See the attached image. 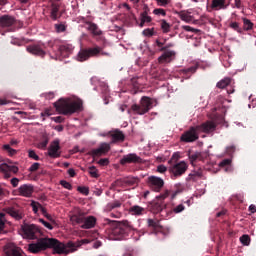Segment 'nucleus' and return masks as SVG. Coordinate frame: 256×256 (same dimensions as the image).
Returning a JSON list of instances; mask_svg holds the SVG:
<instances>
[{"label": "nucleus", "mask_w": 256, "mask_h": 256, "mask_svg": "<svg viewBox=\"0 0 256 256\" xmlns=\"http://www.w3.org/2000/svg\"><path fill=\"white\" fill-rule=\"evenodd\" d=\"M55 29L57 33H64V31H66L67 28L63 24H55Z\"/></svg>", "instance_id": "56"}, {"label": "nucleus", "mask_w": 256, "mask_h": 256, "mask_svg": "<svg viewBox=\"0 0 256 256\" xmlns=\"http://www.w3.org/2000/svg\"><path fill=\"white\" fill-rule=\"evenodd\" d=\"M60 184L64 189L72 190V185L65 180H62Z\"/></svg>", "instance_id": "60"}, {"label": "nucleus", "mask_w": 256, "mask_h": 256, "mask_svg": "<svg viewBox=\"0 0 256 256\" xmlns=\"http://www.w3.org/2000/svg\"><path fill=\"white\" fill-rule=\"evenodd\" d=\"M244 31H251L254 27L253 22L247 18H242Z\"/></svg>", "instance_id": "35"}, {"label": "nucleus", "mask_w": 256, "mask_h": 256, "mask_svg": "<svg viewBox=\"0 0 256 256\" xmlns=\"http://www.w3.org/2000/svg\"><path fill=\"white\" fill-rule=\"evenodd\" d=\"M160 27L163 33H169V31H171V24H169L168 21L165 19L160 21Z\"/></svg>", "instance_id": "38"}, {"label": "nucleus", "mask_w": 256, "mask_h": 256, "mask_svg": "<svg viewBox=\"0 0 256 256\" xmlns=\"http://www.w3.org/2000/svg\"><path fill=\"white\" fill-rule=\"evenodd\" d=\"M20 197H32L34 193V186L32 184H22L17 190Z\"/></svg>", "instance_id": "19"}, {"label": "nucleus", "mask_w": 256, "mask_h": 256, "mask_svg": "<svg viewBox=\"0 0 256 256\" xmlns=\"http://www.w3.org/2000/svg\"><path fill=\"white\" fill-rule=\"evenodd\" d=\"M111 57V53L105 52L103 47L95 45L94 47L82 48L77 54V61L83 63L85 61H89L91 57Z\"/></svg>", "instance_id": "5"}, {"label": "nucleus", "mask_w": 256, "mask_h": 256, "mask_svg": "<svg viewBox=\"0 0 256 256\" xmlns=\"http://www.w3.org/2000/svg\"><path fill=\"white\" fill-rule=\"evenodd\" d=\"M109 159L107 158H103V159H100L98 161V164L101 166V167H106L107 165H109Z\"/></svg>", "instance_id": "61"}, {"label": "nucleus", "mask_w": 256, "mask_h": 256, "mask_svg": "<svg viewBox=\"0 0 256 256\" xmlns=\"http://www.w3.org/2000/svg\"><path fill=\"white\" fill-rule=\"evenodd\" d=\"M162 53L161 56L158 57V63H171L174 61L175 57H177V52L175 50H163L160 51Z\"/></svg>", "instance_id": "15"}, {"label": "nucleus", "mask_w": 256, "mask_h": 256, "mask_svg": "<svg viewBox=\"0 0 256 256\" xmlns=\"http://www.w3.org/2000/svg\"><path fill=\"white\" fill-rule=\"evenodd\" d=\"M61 146H60V140L56 139L54 140L49 148H48V156L52 159H58L61 156L60 152Z\"/></svg>", "instance_id": "13"}, {"label": "nucleus", "mask_w": 256, "mask_h": 256, "mask_svg": "<svg viewBox=\"0 0 256 256\" xmlns=\"http://www.w3.org/2000/svg\"><path fill=\"white\" fill-rule=\"evenodd\" d=\"M147 223L148 227L154 229L155 231H159L161 229L160 221L157 219H148Z\"/></svg>", "instance_id": "32"}, {"label": "nucleus", "mask_w": 256, "mask_h": 256, "mask_svg": "<svg viewBox=\"0 0 256 256\" xmlns=\"http://www.w3.org/2000/svg\"><path fill=\"white\" fill-rule=\"evenodd\" d=\"M58 14H59V5L52 4L51 19H53V21H57V19H59Z\"/></svg>", "instance_id": "34"}, {"label": "nucleus", "mask_w": 256, "mask_h": 256, "mask_svg": "<svg viewBox=\"0 0 256 256\" xmlns=\"http://www.w3.org/2000/svg\"><path fill=\"white\" fill-rule=\"evenodd\" d=\"M48 143H49V140L47 138H45L44 140L39 142L38 148L41 150H44L47 147Z\"/></svg>", "instance_id": "55"}, {"label": "nucleus", "mask_w": 256, "mask_h": 256, "mask_svg": "<svg viewBox=\"0 0 256 256\" xmlns=\"http://www.w3.org/2000/svg\"><path fill=\"white\" fill-rule=\"evenodd\" d=\"M178 15L182 21H185V23H191V21H193V16L184 11L179 12Z\"/></svg>", "instance_id": "37"}, {"label": "nucleus", "mask_w": 256, "mask_h": 256, "mask_svg": "<svg viewBox=\"0 0 256 256\" xmlns=\"http://www.w3.org/2000/svg\"><path fill=\"white\" fill-rule=\"evenodd\" d=\"M73 52V45L71 44H63L58 47V54H56V57L54 59H60V57L65 58L69 57L71 53Z\"/></svg>", "instance_id": "16"}, {"label": "nucleus", "mask_w": 256, "mask_h": 256, "mask_svg": "<svg viewBox=\"0 0 256 256\" xmlns=\"http://www.w3.org/2000/svg\"><path fill=\"white\" fill-rule=\"evenodd\" d=\"M0 171L4 173L6 179L11 177V173L17 174L19 172V168L15 165H9L7 163H2L0 165Z\"/></svg>", "instance_id": "18"}, {"label": "nucleus", "mask_w": 256, "mask_h": 256, "mask_svg": "<svg viewBox=\"0 0 256 256\" xmlns=\"http://www.w3.org/2000/svg\"><path fill=\"white\" fill-rule=\"evenodd\" d=\"M189 159L192 165H195V162L203 160V156L199 152L189 154Z\"/></svg>", "instance_id": "33"}, {"label": "nucleus", "mask_w": 256, "mask_h": 256, "mask_svg": "<svg viewBox=\"0 0 256 256\" xmlns=\"http://www.w3.org/2000/svg\"><path fill=\"white\" fill-rule=\"evenodd\" d=\"M153 18L149 16V7L145 6L144 11L140 14V24L139 27H145V23H151Z\"/></svg>", "instance_id": "23"}, {"label": "nucleus", "mask_w": 256, "mask_h": 256, "mask_svg": "<svg viewBox=\"0 0 256 256\" xmlns=\"http://www.w3.org/2000/svg\"><path fill=\"white\" fill-rule=\"evenodd\" d=\"M122 206V203L120 200H114L112 202H109L107 205H106V211H112L114 209H118Z\"/></svg>", "instance_id": "31"}, {"label": "nucleus", "mask_w": 256, "mask_h": 256, "mask_svg": "<svg viewBox=\"0 0 256 256\" xmlns=\"http://www.w3.org/2000/svg\"><path fill=\"white\" fill-rule=\"evenodd\" d=\"M166 171H167V168L163 164L157 166V173L163 174Z\"/></svg>", "instance_id": "64"}, {"label": "nucleus", "mask_w": 256, "mask_h": 256, "mask_svg": "<svg viewBox=\"0 0 256 256\" xmlns=\"http://www.w3.org/2000/svg\"><path fill=\"white\" fill-rule=\"evenodd\" d=\"M132 83L134 85V89H136L135 92L139 91V85H141V82H139V78H133Z\"/></svg>", "instance_id": "62"}, {"label": "nucleus", "mask_w": 256, "mask_h": 256, "mask_svg": "<svg viewBox=\"0 0 256 256\" xmlns=\"http://www.w3.org/2000/svg\"><path fill=\"white\" fill-rule=\"evenodd\" d=\"M48 241H50V244L48 243V249H53L54 252L58 255H68L70 252L76 251L83 244L88 243L87 239H82L81 241H78L76 243L70 241L66 244H62L56 238H48Z\"/></svg>", "instance_id": "4"}, {"label": "nucleus", "mask_w": 256, "mask_h": 256, "mask_svg": "<svg viewBox=\"0 0 256 256\" xmlns=\"http://www.w3.org/2000/svg\"><path fill=\"white\" fill-rule=\"evenodd\" d=\"M4 151L8 152L11 157L16 155L17 151L14 148H11L10 145L3 146Z\"/></svg>", "instance_id": "46"}, {"label": "nucleus", "mask_w": 256, "mask_h": 256, "mask_svg": "<svg viewBox=\"0 0 256 256\" xmlns=\"http://www.w3.org/2000/svg\"><path fill=\"white\" fill-rule=\"evenodd\" d=\"M54 107L57 113L64 116H71L74 113H81L84 111V101L80 98L72 100L71 98H60L54 102Z\"/></svg>", "instance_id": "1"}, {"label": "nucleus", "mask_w": 256, "mask_h": 256, "mask_svg": "<svg viewBox=\"0 0 256 256\" xmlns=\"http://www.w3.org/2000/svg\"><path fill=\"white\" fill-rule=\"evenodd\" d=\"M233 84V78L231 77H225L219 82H217L216 87L217 89H226V87H229V85Z\"/></svg>", "instance_id": "28"}, {"label": "nucleus", "mask_w": 256, "mask_h": 256, "mask_svg": "<svg viewBox=\"0 0 256 256\" xmlns=\"http://www.w3.org/2000/svg\"><path fill=\"white\" fill-rule=\"evenodd\" d=\"M4 218L5 214H0V234L5 229L6 222Z\"/></svg>", "instance_id": "53"}, {"label": "nucleus", "mask_w": 256, "mask_h": 256, "mask_svg": "<svg viewBox=\"0 0 256 256\" xmlns=\"http://www.w3.org/2000/svg\"><path fill=\"white\" fill-rule=\"evenodd\" d=\"M96 222H97L96 217L90 215V216L84 217L83 223L80 227L84 230H89L95 227Z\"/></svg>", "instance_id": "21"}, {"label": "nucleus", "mask_w": 256, "mask_h": 256, "mask_svg": "<svg viewBox=\"0 0 256 256\" xmlns=\"http://www.w3.org/2000/svg\"><path fill=\"white\" fill-rule=\"evenodd\" d=\"M109 224H112V230L110 231V237L115 241L127 240L130 233L134 231V227L129 221L117 222L106 220Z\"/></svg>", "instance_id": "3"}, {"label": "nucleus", "mask_w": 256, "mask_h": 256, "mask_svg": "<svg viewBox=\"0 0 256 256\" xmlns=\"http://www.w3.org/2000/svg\"><path fill=\"white\" fill-rule=\"evenodd\" d=\"M110 136H112V142L113 143L124 142L125 139H126L125 134L122 131H120V130L112 131Z\"/></svg>", "instance_id": "25"}, {"label": "nucleus", "mask_w": 256, "mask_h": 256, "mask_svg": "<svg viewBox=\"0 0 256 256\" xmlns=\"http://www.w3.org/2000/svg\"><path fill=\"white\" fill-rule=\"evenodd\" d=\"M109 151H110V145L107 144V143H103L97 149H92L90 151V155L93 158H96V157L102 156L103 154H105V153H107Z\"/></svg>", "instance_id": "20"}, {"label": "nucleus", "mask_w": 256, "mask_h": 256, "mask_svg": "<svg viewBox=\"0 0 256 256\" xmlns=\"http://www.w3.org/2000/svg\"><path fill=\"white\" fill-rule=\"evenodd\" d=\"M50 243L51 241H49L47 237L39 238L36 243L28 245V251L32 254H39L41 251L49 249V245H51Z\"/></svg>", "instance_id": "8"}, {"label": "nucleus", "mask_w": 256, "mask_h": 256, "mask_svg": "<svg viewBox=\"0 0 256 256\" xmlns=\"http://www.w3.org/2000/svg\"><path fill=\"white\" fill-rule=\"evenodd\" d=\"M227 0H212L211 9L214 11H221V9H227L228 4H225Z\"/></svg>", "instance_id": "26"}, {"label": "nucleus", "mask_w": 256, "mask_h": 256, "mask_svg": "<svg viewBox=\"0 0 256 256\" xmlns=\"http://www.w3.org/2000/svg\"><path fill=\"white\" fill-rule=\"evenodd\" d=\"M5 256H24V251L15 244L9 243L4 246Z\"/></svg>", "instance_id": "14"}, {"label": "nucleus", "mask_w": 256, "mask_h": 256, "mask_svg": "<svg viewBox=\"0 0 256 256\" xmlns=\"http://www.w3.org/2000/svg\"><path fill=\"white\" fill-rule=\"evenodd\" d=\"M221 109H223V98H218L216 100V104L213 110L216 112V111H220Z\"/></svg>", "instance_id": "45"}, {"label": "nucleus", "mask_w": 256, "mask_h": 256, "mask_svg": "<svg viewBox=\"0 0 256 256\" xmlns=\"http://www.w3.org/2000/svg\"><path fill=\"white\" fill-rule=\"evenodd\" d=\"M185 209H186V206L183 205V204H180V205L175 206V207L173 208V212H174L175 214H179V213H181L182 211H185Z\"/></svg>", "instance_id": "50"}, {"label": "nucleus", "mask_w": 256, "mask_h": 256, "mask_svg": "<svg viewBox=\"0 0 256 256\" xmlns=\"http://www.w3.org/2000/svg\"><path fill=\"white\" fill-rule=\"evenodd\" d=\"M99 89H100L102 95H104V97H108V95H109V86L105 82L100 83Z\"/></svg>", "instance_id": "39"}, {"label": "nucleus", "mask_w": 256, "mask_h": 256, "mask_svg": "<svg viewBox=\"0 0 256 256\" xmlns=\"http://www.w3.org/2000/svg\"><path fill=\"white\" fill-rule=\"evenodd\" d=\"M10 182L13 188H17L20 180L17 177H13Z\"/></svg>", "instance_id": "63"}, {"label": "nucleus", "mask_w": 256, "mask_h": 256, "mask_svg": "<svg viewBox=\"0 0 256 256\" xmlns=\"http://www.w3.org/2000/svg\"><path fill=\"white\" fill-rule=\"evenodd\" d=\"M124 183L129 186H135L138 183V179L134 177H129L124 180Z\"/></svg>", "instance_id": "43"}, {"label": "nucleus", "mask_w": 256, "mask_h": 256, "mask_svg": "<svg viewBox=\"0 0 256 256\" xmlns=\"http://www.w3.org/2000/svg\"><path fill=\"white\" fill-rule=\"evenodd\" d=\"M216 129V124L212 121H207L203 124L190 127L188 131H184L181 135L182 143H194L199 139V133H212Z\"/></svg>", "instance_id": "2"}, {"label": "nucleus", "mask_w": 256, "mask_h": 256, "mask_svg": "<svg viewBox=\"0 0 256 256\" xmlns=\"http://www.w3.org/2000/svg\"><path fill=\"white\" fill-rule=\"evenodd\" d=\"M15 23H17V20L13 16L4 15L0 17V27H11Z\"/></svg>", "instance_id": "24"}, {"label": "nucleus", "mask_w": 256, "mask_h": 256, "mask_svg": "<svg viewBox=\"0 0 256 256\" xmlns=\"http://www.w3.org/2000/svg\"><path fill=\"white\" fill-rule=\"evenodd\" d=\"M146 184L148 188L152 191L160 193L165 185V182L159 176H148V178L146 179Z\"/></svg>", "instance_id": "10"}, {"label": "nucleus", "mask_w": 256, "mask_h": 256, "mask_svg": "<svg viewBox=\"0 0 256 256\" xmlns=\"http://www.w3.org/2000/svg\"><path fill=\"white\" fill-rule=\"evenodd\" d=\"M89 174L92 178H95V179L100 177L99 170L95 166L89 167Z\"/></svg>", "instance_id": "40"}, {"label": "nucleus", "mask_w": 256, "mask_h": 256, "mask_svg": "<svg viewBox=\"0 0 256 256\" xmlns=\"http://www.w3.org/2000/svg\"><path fill=\"white\" fill-rule=\"evenodd\" d=\"M141 162L142 159L137 154H126L120 160L121 166H126L127 164H137Z\"/></svg>", "instance_id": "17"}, {"label": "nucleus", "mask_w": 256, "mask_h": 256, "mask_svg": "<svg viewBox=\"0 0 256 256\" xmlns=\"http://www.w3.org/2000/svg\"><path fill=\"white\" fill-rule=\"evenodd\" d=\"M30 206L35 214H37L39 212V209L41 210V207H43L39 202H36L34 200L31 201Z\"/></svg>", "instance_id": "41"}, {"label": "nucleus", "mask_w": 256, "mask_h": 256, "mask_svg": "<svg viewBox=\"0 0 256 256\" xmlns=\"http://www.w3.org/2000/svg\"><path fill=\"white\" fill-rule=\"evenodd\" d=\"M129 213L133 216H143L146 213V209L144 207L134 205L129 208Z\"/></svg>", "instance_id": "27"}, {"label": "nucleus", "mask_w": 256, "mask_h": 256, "mask_svg": "<svg viewBox=\"0 0 256 256\" xmlns=\"http://www.w3.org/2000/svg\"><path fill=\"white\" fill-rule=\"evenodd\" d=\"M161 79H169V69L162 68L160 70Z\"/></svg>", "instance_id": "51"}, {"label": "nucleus", "mask_w": 256, "mask_h": 256, "mask_svg": "<svg viewBox=\"0 0 256 256\" xmlns=\"http://www.w3.org/2000/svg\"><path fill=\"white\" fill-rule=\"evenodd\" d=\"M7 195L8 191L3 187L2 184H0V200H2V198L6 197Z\"/></svg>", "instance_id": "58"}, {"label": "nucleus", "mask_w": 256, "mask_h": 256, "mask_svg": "<svg viewBox=\"0 0 256 256\" xmlns=\"http://www.w3.org/2000/svg\"><path fill=\"white\" fill-rule=\"evenodd\" d=\"M198 67L197 66H192L188 69H184L182 71L183 75H185L186 79H189V77H191V75H193V73L197 72Z\"/></svg>", "instance_id": "36"}, {"label": "nucleus", "mask_w": 256, "mask_h": 256, "mask_svg": "<svg viewBox=\"0 0 256 256\" xmlns=\"http://www.w3.org/2000/svg\"><path fill=\"white\" fill-rule=\"evenodd\" d=\"M39 223L43 224L44 227H46L48 230H53V226L49 222H46L44 219L40 218Z\"/></svg>", "instance_id": "57"}, {"label": "nucleus", "mask_w": 256, "mask_h": 256, "mask_svg": "<svg viewBox=\"0 0 256 256\" xmlns=\"http://www.w3.org/2000/svg\"><path fill=\"white\" fill-rule=\"evenodd\" d=\"M142 34L145 36V37H153L155 35V28H147V29H144Z\"/></svg>", "instance_id": "44"}, {"label": "nucleus", "mask_w": 256, "mask_h": 256, "mask_svg": "<svg viewBox=\"0 0 256 256\" xmlns=\"http://www.w3.org/2000/svg\"><path fill=\"white\" fill-rule=\"evenodd\" d=\"M23 238L35 240L41 235L40 228L35 224L24 225L22 228Z\"/></svg>", "instance_id": "11"}, {"label": "nucleus", "mask_w": 256, "mask_h": 256, "mask_svg": "<svg viewBox=\"0 0 256 256\" xmlns=\"http://www.w3.org/2000/svg\"><path fill=\"white\" fill-rule=\"evenodd\" d=\"M84 219H85V216L84 215H81V214H73L71 217H70V221L73 225H80V224H83L84 222Z\"/></svg>", "instance_id": "30"}, {"label": "nucleus", "mask_w": 256, "mask_h": 256, "mask_svg": "<svg viewBox=\"0 0 256 256\" xmlns=\"http://www.w3.org/2000/svg\"><path fill=\"white\" fill-rule=\"evenodd\" d=\"M39 168H40V163H39V162H35V163H33V164L30 166L29 172L34 173V172H36L37 170H39Z\"/></svg>", "instance_id": "54"}, {"label": "nucleus", "mask_w": 256, "mask_h": 256, "mask_svg": "<svg viewBox=\"0 0 256 256\" xmlns=\"http://www.w3.org/2000/svg\"><path fill=\"white\" fill-rule=\"evenodd\" d=\"M77 190L86 197L89 195V188L86 186H78Z\"/></svg>", "instance_id": "49"}, {"label": "nucleus", "mask_w": 256, "mask_h": 256, "mask_svg": "<svg viewBox=\"0 0 256 256\" xmlns=\"http://www.w3.org/2000/svg\"><path fill=\"white\" fill-rule=\"evenodd\" d=\"M240 241L244 246H249L251 239L249 235H243L242 237H240Z\"/></svg>", "instance_id": "48"}, {"label": "nucleus", "mask_w": 256, "mask_h": 256, "mask_svg": "<svg viewBox=\"0 0 256 256\" xmlns=\"http://www.w3.org/2000/svg\"><path fill=\"white\" fill-rule=\"evenodd\" d=\"M182 29L184 31H188V32H191V33H199V29H195L191 26H182Z\"/></svg>", "instance_id": "59"}, {"label": "nucleus", "mask_w": 256, "mask_h": 256, "mask_svg": "<svg viewBox=\"0 0 256 256\" xmlns=\"http://www.w3.org/2000/svg\"><path fill=\"white\" fill-rule=\"evenodd\" d=\"M169 196V191H165L163 194L157 196L156 199L150 204V211L154 214H159L160 212H162L166 208L164 200Z\"/></svg>", "instance_id": "7"}, {"label": "nucleus", "mask_w": 256, "mask_h": 256, "mask_svg": "<svg viewBox=\"0 0 256 256\" xmlns=\"http://www.w3.org/2000/svg\"><path fill=\"white\" fill-rule=\"evenodd\" d=\"M230 29H233L234 31H237V33H243V29L240 28L238 22H231L229 24Z\"/></svg>", "instance_id": "42"}, {"label": "nucleus", "mask_w": 256, "mask_h": 256, "mask_svg": "<svg viewBox=\"0 0 256 256\" xmlns=\"http://www.w3.org/2000/svg\"><path fill=\"white\" fill-rule=\"evenodd\" d=\"M28 157H29L30 159H34V160H36V161H39V160H40L39 155H37L34 150H29V151H28Z\"/></svg>", "instance_id": "52"}, {"label": "nucleus", "mask_w": 256, "mask_h": 256, "mask_svg": "<svg viewBox=\"0 0 256 256\" xmlns=\"http://www.w3.org/2000/svg\"><path fill=\"white\" fill-rule=\"evenodd\" d=\"M28 53L31 55H36L37 57H42V59L47 55L45 49H47V45L45 43H38L29 45L27 48Z\"/></svg>", "instance_id": "12"}, {"label": "nucleus", "mask_w": 256, "mask_h": 256, "mask_svg": "<svg viewBox=\"0 0 256 256\" xmlns=\"http://www.w3.org/2000/svg\"><path fill=\"white\" fill-rule=\"evenodd\" d=\"M154 15H158L161 17H165L167 15V12L165 11V9L162 8H156L153 10Z\"/></svg>", "instance_id": "47"}, {"label": "nucleus", "mask_w": 256, "mask_h": 256, "mask_svg": "<svg viewBox=\"0 0 256 256\" xmlns=\"http://www.w3.org/2000/svg\"><path fill=\"white\" fill-rule=\"evenodd\" d=\"M187 169H188V165L186 162L182 161V162H177L173 164L168 168V171L170 173V178H172V180H176L178 177H181L183 174H185Z\"/></svg>", "instance_id": "9"}, {"label": "nucleus", "mask_w": 256, "mask_h": 256, "mask_svg": "<svg viewBox=\"0 0 256 256\" xmlns=\"http://www.w3.org/2000/svg\"><path fill=\"white\" fill-rule=\"evenodd\" d=\"M85 25H87V31L94 35V37H99L100 35H103V31L99 29V26L96 23H93L91 21H85Z\"/></svg>", "instance_id": "22"}, {"label": "nucleus", "mask_w": 256, "mask_h": 256, "mask_svg": "<svg viewBox=\"0 0 256 256\" xmlns=\"http://www.w3.org/2000/svg\"><path fill=\"white\" fill-rule=\"evenodd\" d=\"M6 213H8L12 218L16 220L22 219L20 211L14 207H9L8 209H6Z\"/></svg>", "instance_id": "29"}, {"label": "nucleus", "mask_w": 256, "mask_h": 256, "mask_svg": "<svg viewBox=\"0 0 256 256\" xmlns=\"http://www.w3.org/2000/svg\"><path fill=\"white\" fill-rule=\"evenodd\" d=\"M153 108V99L150 97H142L139 104H133L131 110L138 115H144Z\"/></svg>", "instance_id": "6"}]
</instances>
